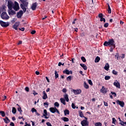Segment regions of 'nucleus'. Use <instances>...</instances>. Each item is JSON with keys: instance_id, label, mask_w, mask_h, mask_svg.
Returning <instances> with one entry per match:
<instances>
[{"instance_id": "nucleus-40", "label": "nucleus", "mask_w": 126, "mask_h": 126, "mask_svg": "<svg viewBox=\"0 0 126 126\" xmlns=\"http://www.w3.org/2000/svg\"><path fill=\"white\" fill-rule=\"evenodd\" d=\"M54 106H55V107H60V104L59 103V102H55V103H54Z\"/></svg>"}, {"instance_id": "nucleus-15", "label": "nucleus", "mask_w": 126, "mask_h": 126, "mask_svg": "<svg viewBox=\"0 0 126 126\" xmlns=\"http://www.w3.org/2000/svg\"><path fill=\"white\" fill-rule=\"evenodd\" d=\"M42 94V99H43V100H46V99H48V95L47 94V93H46V92L45 91H43Z\"/></svg>"}, {"instance_id": "nucleus-19", "label": "nucleus", "mask_w": 126, "mask_h": 126, "mask_svg": "<svg viewBox=\"0 0 126 126\" xmlns=\"http://www.w3.org/2000/svg\"><path fill=\"white\" fill-rule=\"evenodd\" d=\"M31 111L32 113H35V115L36 116H37L38 117H39V116H40V114H39L37 112V110H36V109H35V108H32L31 110Z\"/></svg>"}, {"instance_id": "nucleus-47", "label": "nucleus", "mask_w": 126, "mask_h": 126, "mask_svg": "<svg viewBox=\"0 0 126 126\" xmlns=\"http://www.w3.org/2000/svg\"><path fill=\"white\" fill-rule=\"evenodd\" d=\"M111 93L112 95H114V97H117V94H116V93L111 92Z\"/></svg>"}, {"instance_id": "nucleus-20", "label": "nucleus", "mask_w": 126, "mask_h": 126, "mask_svg": "<svg viewBox=\"0 0 126 126\" xmlns=\"http://www.w3.org/2000/svg\"><path fill=\"white\" fill-rule=\"evenodd\" d=\"M3 120L5 124H9V123H10V120L7 117H6L5 119L3 118Z\"/></svg>"}, {"instance_id": "nucleus-55", "label": "nucleus", "mask_w": 126, "mask_h": 126, "mask_svg": "<svg viewBox=\"0 0 126 126\" xmlns=\"http://www.w3.org/2000/svg\"><path fill=\"white\" fill-rule=\"evenodd\" d=\"M98 17H99V18H102L103 17V14L100 13L98 14Z\"/></svg>"}, {"instance_id": "nucleus-25", "label": "nucleus", "mask_w": 126, "mask_h": 126, "mask_svg": "<svg viewBox=\"0 0 126 126\" xmlns=\"http://www.w3.org/2000/svg\"><path fill=\"white\" fill-rule=\"evenodd\" d=\"M110 68V65H109V63H107L105 64V66L104 67V69L105 70H109V68Z\"/></svg>"}, {"instance_id": "nucleus-44", "label": "nucleus", "mask_w": 126, "mask_h": 126, "mask_svg": "<svg viewBox=\"0 0 126 126\" xmlns=\"http://www.w3.org/2000/svg\"><path fill=\"white\" fill-rule=\"evenodd\" d=\"M100 21H103V22H106V19H105V18H101Z\"/></svg>"}, {"instance_id": "nucleus-22", "label": "nucleus", "mask_w": 126, "mask_h": 126, "mask_svg": "<svg viewBox=\"0 0 126 126\" xmlns=\"http://www.w3.org/2000/svg\"><path fill=\"white\" fill-rule=\"evenodd\" d=\"M79 115L80 117V118H84V119L86 118L85 116H84L83 112H82V111H81V110L79 111Z\"/></svg>"}, {"instance_id": "nucleus-35", "label": "nucleus", "mask_w": 126, "mask_h": 126, "mask_svg": "<svg viewBox=\"0 0 126 126\" xmlns=\"http://www.w3.org/2000/svg\"><path fill=\"white\" fill-rule=\"evenodd\" d=\"M18 111L19 112H20V115H22V110L21 109V107L20 106H19L18 108Z\"/></svg>"}, {"instance_id": "nucleus-29", "label": "nucleus", "mask_w": 126, "mask_h": 126, "mask_svg": "<svg viewBox=\"0 0 126 126\" xmlns=\"http://www.w3.org/2000/svg\"><path fill=\"white\" fill-rule=\"evenodd\" d=\"M101 59L98 56L96 57L95 59L94 62L95 63H99Z\"/></svg>"}, {"instance_id": "nucleus-41", "label": "nucleus", "mask_w": 126, "mask_h": 126, "mask_svg": "<svg viewBox=\"0 0 126 126\" xmlns=\"http://www.w3.org/2000/svg\"><path fill=\"white\" fill-rule=\"evenodd\" d=\"M112 73H113V74H114V75H117L118 74V72H117L115 70H112Z\"/></svg>"}, {"instance_id": "nucleus-10", "label": "nucleus", "mask_w": 126, "mask_h": 126, "mask_svg": "<svg viewBox=\"0 0 126 126\" xmlns=\"http://www.w3.org/2000/svg\"><path fill=\"white\" fill-rule=\"evenodd\" d=\"M116 103L117 104H118V105H120L121 107H122V108L125 107V102L124 101L117 100V101H116Z\"/></svg>"}, {"instance_id": "nucleus-26", "label": "nucleus", "mask_w": 126, "mask_h": 126, "mask_svg": "<svg viewBox=\"0 0 126 126\" xmlns=\"http://www.w3.org/2000/svg\"><path fill=\"white\" fill-rule=\"evenodd\" d=\"M60 101L63 105H66V103H65V100L63 98H61Z\"/></svg>"}, {"instance_id": "nucleus-49", "label": "nucleus", "mask_w": 126, "mask_h": 126, "mask_svg": "<svg viewBox=\"0 0 126 126\" xmlns=\"http://www.w3.org/2000/svg\"><path fill=\"white\" fill-rule=\"evenodd\" d=\"M25 91L28 92L29 91V88L28 87H26L25 89Z\"/></svg>"}, {"instance_id": "nucleus-17", "label": "nucleus", "mask_w": 126, "mask_h": 126, "mask_svg": "<svg viewBox=\"0 0 126 126\" xmlns=\"http://www.w3.org/2000/svg\"><path fill=\"white\" fill-rule=\"evenodd\" d=\"M63 73H65V74H72V71L68 70L67 69H65L63 71Z\"/></svg>"}, {"instance_id": "nucleus-4", "label": "nucleus", "mask_w": 126, "mask_h": 126, "mask_svg": "<svg viewBox=\"0 0 126 126\" xmlns=\"http://www.w3.org/2000/svg\"><path fill=\"white\" fill-rule=\"evenodd\" d=\"M0 25H1V27L6 28V27H8V26H9V23H8V22H5L0 20Z\"/></svg>"}, {"instance_id": "nucleus-46", "label": "nucleus", "mask_w": 126, "mask_h": 126, "mask_svg": "<svg viewBox=\"0 0 126 126\" xmlns=\"http://www.w3.org/2000/svg\"><path fill=\"white\" fill-rule=\"evenodd\" d=\"M71 107L72 109H75V108H76V106H75V104H74V103H72Z\"/></svg>"}, {"instance_id": "nucleus-63", "label": "nucleus", "mask_w": 126, "mask_h": 126, "mask_svg": "<svg viewBox=\"0 0 126 126\" xmlns=\"http://www.w3.org/2000/svg\"><path fill=\"white\" fill-rule=\"evenodd\" d=\"M75 21H76V19H74L73 21L72 22V24H75Z\"/></svg>"}, {"instance_id": "nucleus-14", "label": "nucleus", "mask_w": 126, "mask_h": 126, "mask_svg": "<svg viewBox=\"0 0 126 126\" xmlns=\"http://www.w3.org/2000/svg\"><path fill=\"white\" fill-rule=\"evenodd\" d=\"M31 8L32 10H36V8H37V2H34L32 4L31 6Z\"/></svg>"}, {"instance_id": "nucleus-59", "label": "nucleus", "mask_w": 126, "mask_h": 126, "mask_svg": "<svg viewBox=\"0 0 126 126\" xmlns=\"http://www.w3.org/2000/svg\"><path fill=\"white\" fill-rule=\"evenodd\" d=\"M35 74H36V75H39V74H40V72L36 71Z\"/></svg>"}, {"instance_id": "nucleus-58", "label": "nucleus", "mask_w": 126, "mask_h": 126, "mask_svg": "<svg viewBox=\"0 0 126 126\" xmlns=\"http://www.w3.org/2000/svg\"><path fill=\"white\" fill-rule=\"evenodd\" d=\"M115 58L117 60H119V53H117V55H115Z\"/></svg>"}, {"instance_id": "nucleus-18", "label": "nucleus", "mask_w": 126, "mask_h": 126, "mask_svg": "<svg viewBox=\"0 0 126 126\" xmlns=\"http://www.w3.org/2000/svg\"><path fill=\"white\" fill-rule=\"evenodd\" d=\"M56 109H57V108L56 107H50L49 108V111L51 112V113H52L53 114H55V113H56Z\"/></svg>"}, {"instance_id": "nucleus-2", "label": "nucleus", "mask_w": 126, "mask_h": 126, "mask_svg": "<svg viewBox=\"0 0 126 126\" xmlns=\"http://www.w3.org/2000/svg\"><path fill=\"white\" fill-rule=\"evenodd\" d=\"M81 124L82 126H89V122L88 121V118L85 117V120H83Z\"/></svg>"}, {"instance_id": "nucleus-28", "label": "nucleus", "mask_w": 126, "mask_h": 126, "mask_svg": "<svg viewBox=\"0 0 126 126\" xmlns=\"http://www.w3.org/2000/svg\"><path fill=\"white\" fill-rule=\"evenodd\" d=\"M62 121H63V122H69V119L67 118V117H65L62 118Z\"/></svg>"}, {"instance_id": "nucleus-34", "label": "nucleus", "mask_w": 126, "mask_h": 126, "mask_svg": "<svg viewBox=\"0 0 126 126\" xmlns=\"http://www.w3.org/2000/svg\"><path fill=\"white\" fill-rule=\"evenodd\" d=\"M12 113L13 114H16V108L15 107H12Z\"/></svg>"}, {"instance_id": "nucleus-30", "label": "nucleus", "mask_w": 126, "mask_h": 126, "mask_svg": "<svg viewBox=\"0 0 126 126\" xmlns=\"http://www.w3.org/2000/svg\"><path fill=\"white\" fill-rule=\"evenodd\" d=\"M64 116H66V115H69V110L68 109H66L64 111Z\"/></svg>"}, {"instance_id": "nucleus-23", "label": "nucleus", "mask_w": 126, "mask_h": 126, "mask_svg": "<svg viewBox=\"0 0 126 126\" xmlns=\"http://www.w3.org/2000/svg\"><path fill=\"white\" fill-rule=\"evenodd\" d=\"M80 65L83 68V69H84V70H87V66H86L85 64L80 63Z\"/></svg>"}, {"instance_id": "nucleus-51", "label": "nucleus", "mask_w": 126, "mask_h": 126, "mask_svg": "<svg viewBox=\"0 0 126 126\" xmlns=\"http://www.w3.org/2000/svg\"><path fill=\"white\" fill-rule=\"evenodd\" d=\"M66 91H67L66 89H65V88H63L62 90V92H63V93H66Z\"/></svg>"}, {"instance_id": "nucleus-50", "label": "nucleus", "mask_w": 126, "mask_h": 126, "mask_svg": "<svg viewBox=\"0 0 126 126\" xmlns=\"http://www.w3.org/2000/svg\"><path fill=\"white\" fill-rule=\"evenodd\" d=\"M126 57V55L125 54H123L121 55V58L122 59H125V57Z\"/></svg>"}, {"instance_id": "nucleus-5", "label": "nucleus", "mask_w": 126, "mask_h": 126, "mask_svg": "<svg viewBox=\"0 0 126 126\" xmlns=\"http://www.w3.org/2000/svg\"><path fill=\"white\" fill-rule=\"evenodd\" d=\"M13 5H14V4L11 0H8L7 2V7L8 8V9H12L13 7Z\"/></svg>"}, {"instance_id": "nucleus-27", "label": "nucleus", "mask_w": 126, "mask_h": 126, "mask_svg": "<svg viewBox=\"0 0 126 126\" xmlns=\"http://www.w3.org/2000/svg\"><path fill=\"white\" fill-rule=\"evenodd\" d=\"M84 87L85 89H89V85L86 83V82H84Z\"/></svg>"}, {"instance_id": "nucleus-16", "label": "nucleus", "mask_w": 126, "mask_h": 126, "mask_svg": "<svg viewBox=\"0 0 126 126\" xmlns=\"http://www.w3.org/2000/svg\"><path fill=\"white\" fill-rule=\"evenodd\" d=\"M47 116H48V113L47 112V110L44 109L43 110V116H42V118H43V117H45V119H48L49 117H47Z\"/></svg>"}, {"instance_id": "nucleus-53", "label": "nucleus", "mask_w": 126, "mask_h": 126, "mask_svg": "<svg viewBox=\"0 0 126 126\" xmlns=\"http://www.w3.org/2000/svg\"><path fill=\"white\" fill-rule=\"evenodd\" d=\"M56 113H57L58 115H61V113H60V111H59V110L57 108L56 109Z\"/></svg>"}, {"instance_id": "nucleus-3", "label": "nucleus", "mask_w": 126, "mask_h": 126, "mask_svg": "<svg viewBox=\"0 0 126 126\" xmlns=\"http://www.w3.org/2000/svg\"><path fill=\"white\" fill-rule=\"evenodd\" d=\"M1 18L4 19V20H7L8 19H9V16L7 15L6 12H3L1 14Z\"/></svg>"}, {"instance_id": "nucleus-31", "label": "nucleus", "mask_w": 126, "mask_h": 126, "mask_svg": "<svg viewBox=\"0 0 126 126\" xmlns=\"http://www.w3.org/2000/svg\"><path fill=\"white\" fill-rule=\"evenodd\" d=\"M0 115H1V116L3 117H5V113H4V111H0Z\"/></svg>"}, {"instance_id": "nucleus-39", "label": "nucleus", "mask_w": 126, "mask_h": 126, "mask_svg": "<svg viewBox=\"0 0 126 126\" xmlns=\"http://www.w3.org/2000/svg\"><path fill=\"white\" fill-rule=\"evenodd\" d=\"M72 77V76H69L67 77V81H71V78Z\"/></svg>"}, {"instance_id": "nucleus-64", "label": "nucleus", "mask_w": 126, "mask_h": 126, "mask_svg": "<svg viewBox=\"0 0 126 126\" xmlns=\"http://www.w3.org/2000/svg\"><path fill=\"white\" fill-rule=\"evenodd\" d=\"M21 44H22V41H19V42L18 43V45H21Z\"/></svg>"}, {"instance_id": "nucleus-62", "label": "nucleus", "mask_w": 126, "mask_h": 126, "mask_svg": "<svg viewBox=\"0 0 126 126\" xmlns=\"http://www.w3.org/2000/svg\"><path fill=\"white\" fill-rule=\"evenodd\" d=\"M10 126H14V123H13V122H11L10 123Z\"/></svg>"}, {"instance_id": "nucleus-32", "label": "nucleus", "mask_w": 126, "mask_h": 126, "mask_svg": "<svg viewBox=\"0 0 126 126\" xmlns=\"http://www.w3.org/2000/svg\"><path fill=\"white\" fill-rule=\"evenodd\" d=\"M94 126H102V123L100 122H97L94 124Z\"/></svg>"}, {"instance_id": "nucleus-57", "label": "nucleus", "mask_w": 126, "mask_h": 126, "mask_svg": "<svg viewBox=\"0 0 126 126\" xmlns=\"http://www.w3.org/2000/svg\"><path fill=\"white\" fill-rule=\"evenodd\" d=\"M33 95H34V96L35 95H38V93H36V92L35 91H33Z\"/></svg>"}, {"instance_id": "nucleus-54", "label": "nucleus", "mask_w": 126, "mask_h": 126, "mask_svg": "<svg viewBox=\"0 0 126 126\" xmlns=\"http://www.w3.org/2000/svg\"><path fill=\"white\" fill-rule=\"evenodd\" d=\"M46 125H47V126H52V124H51V123H50V122H47V123H46Z\"/></svg>"}, {"instance_id": "nucleus-11", "label": "nucleus", "mask_w": 126, "mask_h": 126, "mask_svg": "<svg viewBox=\"0 0 126 126\" xmlns=\"http://www.w3.org/2000/svg\"><path fill=\"white\" fill-rule=\"evenodd\" d=\"M8 13L9 15L12 16L14 15V14H16V12L14 11V10L12 9H9L8 11Z\"/></svg>"}, {"instance_id": "nucleus-6", "label": "nucleus", "mask_w": 126, "mask_h": 126, "mask_svg": "<svg viewBox=\"0 0 126 126\" xmlns=\"http://www.w3.org/2000/svg\"><path fill=\"white\" fill-rule=\"evenodd\" d=\"M13 8L16 11H17V10H19V4H18V2L17 1H15V5L13 6Z\"/></svg>"}, {"instance_id": "nucleus-43", "label": "nucleus", "mask_w": 126, "mask_h": 126, "mask_svg": "<svg viewBox=\"0 0 126 126\" xmlns=\"http://www.w3.org/2000/svg\"><path fill=\"white\" fill-rule=\"evenodd\" d=\"M109 27V23H106L104 25V27H105V28H108V27Z\"/></svg>"}, {"instance_id": "nucleus-56", "label": "nucleus", "mask_w": 126, "mask_h": 126, "mask_svg": "<svg viewBox=\"0 0 126 126\" xmlns=\"http://www.w3.org/2000/svg\"><path fill=\"white\" fill-rule=\"evenodd\" d=\"M25 126H31V125H30V124H28V123H27V122H26Z\"/></svg>"}, {"instance_id": "nucleus-21", "label": "nucleus", "mask_w": 126, "mask_h": 126, "mask_svg": "<svg viewBox=\"0 0 126 126\" xmlns=\"http://www.w3.org/2000/svg\"><path fill=\"white\" fill-rule=\"evenodd\" d=\"M63 98L66 102H69V98H68V95L67 94H66L63 95Z\"/></svg>"}, {"instance_id": "nucleus-38", "label": "nucleus", "mask_w": 126, "mask_h": 126, "mask_svg": "<svg viewBox=\"0 0 126 126\" xmlns=\"http://www.w3.org/2000/svg\"><path fill=\"white\" fill-rule=\"evenodd\" d=\"M104 79H105V80H109V79H111V76H105Z\"/></svg>"}, {"instance_id": "nucleus-52", "label": "nucleus", "mask_w": 126, "mask_h": 126, "mask_svg": "<svg viewBox=\"0 0 126 126\" xmlns=\"http://www.w3.org/2000/svg\"><path fill=\"white\" fill-rule=\"evenodd\" d=\"M104 102V105L105 106V107H108V102H105V101H103Z\"/></svg>"}, {"instance_id": "nucleus-12", "label": "nucleus", "mask_w": 126, "mask_h": 126, "mask_svg": "<svg viewBox=\"0 0 126 126\" xmlns=\"http://www.w3.org/2000/svg\"><path fill=\"white\" fill-rule=\"evenodd\" d=\"M114 86H115L117 88H119L120 89H121V85L120 84V83H119V82H118L117 80H116L115 81V82L114 83Z\"/></svg>"}, {"instance_id": "nucleus-61", "label": "nucleus", "mask_w": 126, "mask_h": 126, "mask_svg": "<svg viewBox=\"0 0 126 126\" xmlns=\"http://www.w3.org/2000/svg\"><path fill=\"white\" fill-rule=\"evenodd\" d=\"M19 30H21V31H24V30H25V28H22L21 29H19Z\"/></svg>"}, {"instance_id": "nucleus-8", "label": "nucleus", "mask_w": 126, "mask_h": 126, "mask_svg": "<svg viewBox=\"0 0 126 126\" xmlns=\"http://www.w3.org/2000/svg\"><path fill=\"white\" fill-rule=\"evenodd\" d=\"M22 15H23V11H22V10H20L17 13V18H21V17H22Z\"/></svg>"}, {"instance_id": "nucleus-60", "label": "nucleus", "mask_w": 126, "mask_h": 126, "mask_svg": "<svg viewBox=\"0 0 126 126\" xmlns=\"http://www.w3.org/2000/svg\"><path fill=\"white\" fill-rule=\"evenodd\" d=\"M120 125H121L122 126H124L125 125V122L124 121H122L121 123H120Z\"/></svg>"}, {"instance_id": "nucleus-42", "label": "nucleus", "mask_w": 126, "mask_h": 126, "mask_svg": "<svg viewBox=\"0 0 126 126\" xmlns=\"http://www.w3.org/2000/svg\"><path fill=\"white\" fill-rule=\"evenodd\" d=\"M88 83L90 84V85H93V83L92 82V81L91 80H88Z\"/></svg>"}, {"instance_id": "nucleus-36", "label": "nucleus", "mask_w": 126, "mask_h": 126, "mask_svg": "<svg viewBox=\"0 0 126 126\" xmlns=\"http://www.w3.org/2000/svg\"><path fill=\"white\" fill-rule=\"evenodd\" d=\"M81 59L83 63H86V59H85V57L83 56L81 58Z\"/></svg>"}, {"instance_id": "nucleus-45", "label": "nucleus", "mask_w": 126, "mask_h": 126, "mask_svg": "<svg viewBox=\"0 0 126 126\" xmlns=\"http://www.w3.org/2000/svg\"><path fill=\"white\" fill-rule=\"evenodd\" d=\"M116 122H117L116 118H112V124H115Z\"/></svg>"}, {"instance_id": "nucleus-13", "label": "nucleus", "mask_w": 126, "mask_h": 126, "mask_svg": "<svg viewBox=\"0 0 126 126\" xmlns=\"http://www.w3.org/2000/svg\"><path fill=\"white\" fill-rule=\"evenodd\" d=\"M20 24V22H16L15 24L13 26V28L15 29V30H17V27L19 26V25Z\"/></svg>"}, {"instance_id": "nucleus-33", "label": "nucleus", "mask_w": 126, "mask_h": 126, "mask_svg": "<svg viewBox=\"0 0 126 126\" xmlns=\"http://www.w3.org/2000/svg\"><path fill=\"white\" fill-rule=\"evenodd\" d=\"M55 79H57V78H59V73H58L56 70L55 71Z\"/></svg>"}, {"instance_id": "nucleus-37", "label": "nucleus", "mask_w": 126, "mask_h": 126, "mask_svg": "<svg viewBox=\"0 0 126 126\" xmlns=\"http://www.w3.org/2000/svg\"><path fill=\"white\" fill-rule=\"evenodd\" d=\"M43 105L45 108H48V106H49V103L48 102H44L43 103Z\"/></svg>"}, {"instance_id": "nucleus-9", "label": "nucleus", "mask_w": 126, "mask_h": 126, "mask_svg": "<svg viewBox=\"0 0 126 126\" xmlns=\"http://www.w3.org/2000/svg\"><path fill=\"white\" fill-rule=\"evenodd\" d=\"M82 92L81 90L79 89V90H73V93L75 95H79V94H81Z\"/></svg>"}, {"instance_id": "nucleus-48", "label": "nucleus", "mask_w": 126, "mask_h": 126, "mask_svg": "<svg viewBox=\"0 0 126 126\" xmlns=\"http://www.w3.org/2000/svg\"><path fill=\"white\" fill-rule=\"evenodd\" d=\"M35 33H36V31H35V30H32V31L31 32V33L32 35H34V34H35Z\"/></svg>"}, {"instance_id": "nucleus-24", "label": "nucleus", "mask_w": 126, "mask_h": 126, "mask_svg": "<svg viewBox=\"0 0 126 126\" xmlns=\"http://www.w3.org/2000/svg\"><path fill=\"white\" fill-rule=\"evenodd\" d=\"M107 4L108 5V9H107L108 13H109L110 14V13H112V10H111V7H110V4H109V3H107Z\"/></svg>"}, {"instance_id": "nucleus-7", "label": "nucleus", "mask_w": 126, "mask_h": 126, "mask_svg": "<svg viewBox=\"0 0 126 126\" xmlns=\"http://www.w3.org/2000/svg\"><path fill=\"white\" fill-rule=\"evenodd\" d=\"M100 92L103 94H106L108 92V88H105V87L102 86L101 89L100 90Z\"/></svg>"}, {"instance_id": "nucleus-1", "label": "nucleus", "mask_w": 126, "mask_h": 126, "mask_svg": "<svg viewBox=\"0 0 126 126\" xmlns=\"http://www.w3.org/2000/svg\"><path fill=\"white\" fill-rule=\"evenodd\" d=\"M103 46L105 47H113V48H116V44H115V40L114 39H110L108 41H106L103 43Z\"/></svg>"}]
</instances>
